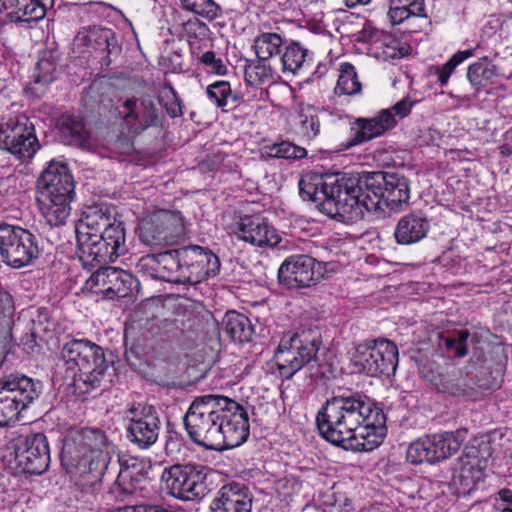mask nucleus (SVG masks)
Returning a JSON list of instances; mask_svg holds the SVG:
<instances>
[{
	"instance_id": "obj_31",
	"label": "nucleus",
	"mask_w": 512,
	"mask_h": 512,
	"mask_svg": "<svg viewBox=\"0 0 512 512\" xmlns=\"http://www.w3.org/2000/svg\"><path fill=\"white\" fill-rule=\"evenodd\" d=\"M286 41L283 37L274 32L260 33L255 39L253 48L257 59L266 62L279 56L282 53Z\"/></svg>"
},
{
	"instance_id": "obj_12",
	"label": "nucleus",
	"mask_w": 512,
	"mask_h": 512,
	"mask_svg": "<svg viewBox=\"0 0 512 512\" xmlns=\"http://www.w3.org/2000/svg\"><path fill=\"white\" fill-rule=\"evenodd\" d=\"M206 469L200 464H175L165 468L161 478L171 496L183 501L200 500L208 492Z\"/></svg>"
},
{
	"instance_id": "obj_37",
	"label": "nucleus",
	"mask_w": 512,
	"mask_h": 512,
	"mask_svg": "<svg viewBox=\"0 0 512 512\" xmlns=\"http://www.w3.org/2000/svg\"><path fill=\"white\" fill-rule=\"evenodd\" d=\"M57 64L51 53L44 55L36 63L32 85L46 86L56 79Z\"/></svg>"
},
{
	"instance_id": "obj_18",
	"label": "nucleus",
	"mask_w": 512,
	"mask_h": 512,
	"mask_svg": "<svg viewBox=\"0 0 512 512\" xmlns=\"http://www.w3.org/2000/svg\"><path fill=\"white\" fill-rule=\"evenodd\" d=\"M38 189L41 198L72 201L74 181L66 164L51 161L38 180Z\"/></svg>"
},
{
	"instance_id": "obj_49",
	"label": "nucleus",
	"mask_w": 512,
	"mask_h": 512,
	"mask_svg": "<svg viewBox=\"0 0 512 512\" xmlns=\"http://www.w3.org/2000/svg\"><path fill=\"white\" fill-rule=\"evenodd\" d=\"M426 449L425 443L423 444V438H419L413 441L407 449V460L412 464H421L426 462L427 454L424 453Z\"/></svg>"
},
{
	"instance_id": "obj_33",
	"label": "nucleus",
	"mask_w": 512,
	"mask_h": 512,
	"mask_svg": "<svg viewBox=\"0 0 512 512\" xmlns=\"http://www.w3.org/2000/svg\"><path fill=\"white\" fill-rule=\"evenodd\" d=\"M307 55L308 50L299 42H286L280 58L283 71L296 74L304 67Z\"/></svg>"
},
{
	"instance_id": "obj_34",
	"label": "nucleus",
	"mask_w": 512,
	"mask_h": 512,
	"mask_svg": "<svg viewBox=\"0 0 512 512\" xmlns=\"http://www.w3.org/2000/svg\"><path fill=\"white\" fill-rule=\"evenodd\" d=\"M496 75V66L486 57L471 64L467 70V78L477 91L491 83Z\"/></svg>"
},
{
	"instance_id": "obj_36",
	"label": "nucleus",
	"mask_w": 512,
	"mask_h": 512,
	"mask_svg": "<svg viewBox=\"0 0 512 512\" xmlns=\"http://www.w3.org/2000/svg\"><path fill=\"white\" fill-rule=\"evenodd\" d=\"M469 378L473 379L470 383L476 388V396L471 397L474 400L485 391L499 388L502 383V376L499 372H497L496 375H493L492 371L484 367L476 369L475 375L469 376Z\"/></svg>"
},
{
	"instance_id": "obj_22",
	"label": "nucleus",
	"mask_w": 512,
	"mask_h": 512,
	"mask_svg": "<svg viewBox=\"0 0 512 512\" xmlns=\"http://www.w3.org/2000/svg\"><path fill=\"white\" fill-rule=\"evenodd\" d=\"M91 288L111 297L123 298L132 290L134 278L131 274L115 267L98 269L89 278Z\"/></svg>"
},
{
	"instance_id": "obj_50",
	"label": "nucleus",
	"mask_w": 512,
	"mask_h": 512,
	"mask_svg": "<svg viewBox=\"0 0 512 512\" xmlns=\"http://www.w3.org/2000/svg\"><path fill=\"white\" fill-rule=\"evenodd\" d=\"M301 129L307 139L315 138L320 132V122L317 115L301 114Z\"/></svg>"
},
{
	"instance_id": "obj_62",
	"label": "nucleus",
	"mask_w": 512,
	"mask_h": 512,
	"mask_svg": "<svg viewBox=\"0 0 512 512\" xmlns=\"http://www.w3.org/2000/svg\"><path fill=\"white\" fill-rule=\"evenodd\" d=\"M146 328L147 330H149L150 332H154V329L152 326H148V323L146 324Z\"/></svg>"
},
{
	"instance_id": "obj_42",
	"label": "nucleus",
	"mask_w": 512,
	"mask_h": 512,
	"mask_svg": "<svg viewBox=\"0 0 512 512\" xmlns=\"http://www.w3.org/2000/svg\"><path fill=\"white\" fill-rule=\"evenodd\" d=\"M357 41L365 43L371 42L374 44L381 42L383 45L393 48L398 45V41L391 35L377 30L369 23H366L363 29L358 33Z\"/></svg>"
},
{
	"instance_id": "obj_40",
	"label": "nucleus",
	"mask_w": 512,
	"mask_h": 512,
	"mask_svg": "<svg viewBox=\"0 0 512 512\" xmlns=\"http://www.w3.org/2000/svg\"><path fill=\"white\" fill-rule=\"evenodd\" d=\"M162 93L163 96L159 97V101L169 117H181L183 115V104L171 83L166 82L163 84Z\"/></svg>"
},
{
	"instance_id": "obj_14",
	"label": "nucleus",
	"mask_w": 512,
	"mask_h": 512,
	"mask_svg": "<svg viewBox=\"0 0 512 512\" xmlns=\"http://www.w3.org/2000/svg\"><path fill=\"white\" fill-rule=\"evenodd\" d=\"M0 149L20 161L31 159L39 149L33 124L26 117L8 119L0 124Z\"/></svg>"
},
{
	"instance_id": "obj_41",
	"label": "nucleus",
	"mask_w": 512,
	"mask_h": 512,
	"mask_svg": "<svg viewBox=\"0 0 512 512\" xmlns=\"http://www.w3.org/2000/svg\"><path fill=\"white\" fill-rule=\"evenodd\" d=\"M269 151L270 156L287 160H299L307 156V150L304 147L289 141L275 143L269 147Z\"/></svg>"
},
{
	"instance_id": "obj_46",
	"label": "nucleus",
	"mask_w": 512,
	"mask_h": 512,
	"mask_svg": "<svg viewBox=\"0 0 512 512\" xmlns=\"http://www.w3.org/2000/svg\"><path fill=\"white\" fill-rule=\"evenodd\" d=\"M136 270L143 276L160 280L159 254H148L141 257L136 264Z\"/></svg>"
},
{
	"instance_id": "obj_45",
	"label": "nucleus",
	"mask_w": 512,
	"mask_h": 512,
	"mask_svg": "<svg viewBox=\"0 0 512 512\" xmlns=\"http://www.w3.org/2000/svg\"><path fill=\"white\" fill-rule=\"evenodd\" d=\"M467 435V429H458L454 432H444L439 434L441 440H444L442 441V444L447 458L459 451L461 446L466 441Z\"/></svg>"
},
{
	"instance_id": "obj_38",
	"label": "nucleus",
	"mask_w": 512,
	"mask_h": 512,
	"mask_svg": "<svg viewBox=\"0 0 512 512\" xmlns=\"http://www.w3.org/2000/svg\"><path fill=\"white\" fill-rule=\"evenodd\" d=\"M183 9L208 20L222 15L221 7L214 0H180Z\"/></svg>"
},
{
	"instance_id": "obj_11",
	"label": "nucleus",
	"mask_w": 512,
	"mask_h": 512,
	"mask_svg": "<svg viewBox=\"0 0 512 512\" xmlns=\"http://www.w3.org/2000/svg\"><path fill=\"white\" fill-rule=\"evenodd\" d=\"M38 397L32 378L24 374H10L0 379V427L18 419L22 410Z\"/></svg>"
},
{
	"instance_id": "obj_2",
	"label": "nucleus",
	"mask_w": 512,
	"mask_h": 512,
	"mask_svg": "<svg viewBox=\"0 0 512 512\" xmlns=\"http://www.w3.org/2000/svg\"><path fill=\"white\" fill-rule=\"evenodd\" d=\"M316 424L326 441L359 452L373 451L387 434L383 410L366 394L349 389L326 400L317 413Z\"/></svg>"
},
{
	"instance_id": "obj_28",
	"label": "nucleus",
	"mask_w": 512,
	"mask_h": 512,
	"mask_svg": "<svg viewBox=\"0 0 512 512\" xmlns=\"http://www.w3.org/2000/svg\"><path fill=\"white\" fill-rule=\"evenodd\" d=\"M470 373L467 372L466 377H463L460 371L437 373L432 374L429 381L439 392L470 398L476 396V388L470 383L473 380L469 378Z\"/></svg>"
},
{
	"instance_id": "obj_56",
	"label": "nucleus",
	"mask_w": 512,
	"mask_h": 512,
	"mask_svg": "<svg viewBox=\"0 0 512 512\" xmlns=\"http://www.w3.org/2000/svg\"><path fill=\"white\" fill-rule=\"evenodd\" d=\"M430 439H431V443H432V446L434 449L433 452L435 453L437 462L447 459L445 450H443V444H442L443 440H441V437H439V434H434V435L430 436Z\"/></svg>"
},
{
	"instance_id": "obj_35",
	"label": "nucleus",
	"mask_w": 512,
	"mask_h": 512,
	"mask_svg": "<svg viewBox=\"0 0 512 512\" xmlns=\"http://www.w3.org/2000/svg\"><path fill=\"white\" fill-rule=\"evenodd\" d=\"M339 72L335 93L347 96L359 94L362 85L358 79L355 67L351 63L345 62L340 65Z\"/></svg>"
},
{
	"instance_id": "obj_25",
	"label": "nucleus",
	"mask_w": 512,
	"mask_h": 512,
	"mask_svg": "<svg viewBox=\"0 0 512 512\" xmlns=\"http://www.w3.org/2000/svg\"><path fill=\"white\" fill-rule=\"evenodd\" d=\"M430 230L427 215L416 210L402 216L394 230V238L399 245H412L424 239Z\"/></svg>"
},
{
	"instance_id": "obj_44",
	"label": "nucleus",
	"mask_w": 512,
	"mask_h": 512,
	"mask_svg": "<svg viewBox=\"0 0 512 512\" xmlns=\"http://www.w3.org/2000/svg\"><path fill=\"white\" fill-rule=\"evenodd\" d=\"M472 55L473 49L458 51L444 65L437 67L436 74L438 75V82L441 86L447 85L449 77L454 69Z\"/></svg>"
},
{
	"instance_id": "obj_1",
	"label": "nucleus",
	"mask_w": 512,
	"mask_h": 512,
	"mask_svg": "<svg viewBox=\"0 0 512 512\" xmlns=\"http://www.w3.org/2000/svg\"><path fill=\"white\" fill-rule=\"evenodd\" d=\"M298 185L303 200L319 204L327 215L342 221L362 218L366 211L383 210V206L395 209L410 199L409 179L399 172H307Z\"/></svg>"
},
{
	"instance_id": "obj_20",
	"label": "nucleus",
	"mask_w": 512,
	"mask_h": 512,
	"mask_svg": "<svg viewBox=\"0 0 512 512\" xmlns=\"http://www.w3.org/2000/svg\"><path fill=\"white\" fill-rule=\"evenodd\" d=\"M351 128L352 135L341 143V151L368 142L373 138L383 135L387 130L396 125V119L391 110H381L378 115L372 118H357Z\"/></svg>"
},
{
	"instance_id": "obj_48",
	"label": "nucleus",
	"mask_w": 512,
	"mask_h": 512,
	"mask_svg": "<svg viewBox=\"0 0 512 512\" xmlns=\"http://www.w3.org/2000/svg\"><path fill=\"white\" fill-rule=\"evenodd\" d=\"M264 63L265 62H260L257 59V63L254 66L249 65L245 68V79L247 82L254 84L256 82H262L265 77L271 76V68H267Z\"/></svg>"
},
{
	"instance_id": "obj_19",
	"label": "nucleus",
	"mask_w": 512,
	"mask_h": 512,
	"mask_svg": "<svg viewBox=\"0 0 512 512\" xmlns=\"http://www.w3.org/2000/svg\"><path fill=\"white\" fill-rule=\"evenodd\" d=\"M315 259L308 255H293L278 269V281L286 289H302L315 285Z\"/></svg>"
},
{
	"instance_id": "obj_16",
	"label": "nucleus",
	"mask_w": 512,
	"mask_h": 512,
	"mask_svg": "<svg viewBox=\"0 0 512 512\" xmlns=\"http://www.w3.org/2000/svg\"><path fill=\"white\" fill-rule=\"evenodd\" d=\"M126 427L127 439L139 449H148L156 443L161 431L158 411L152 405L137 404L129 409Z\"/></svg>"
},
{
	"instance_id": "obj_8",
	"label": "nucleus",
	"mask_w": 512,
	"mask_h": 512,
	"mask_svg": "<svg viewBox=\"0 0 512 512\" xmlns=\"http://www.w3.org/2000/svg\"><path fill=\"white\" fill-rule=\"evenodd\" d=\"M139 240L153 249L179 243L186 235L184 218L180 212L157 210L140 220Z\"/></svg>"
},
{
	"instance_id": "obj_55",
	"label": "nucleus",
	"mask_w": 512,
	"mask_h": 512,
	"mask_svg": "<svg viewBox=\"0 0 512 512\" xmlns=\"http://www.w3.org/2000/svg\"><path fill=\"white\" fill-rule=\"evenodd\" d=\"M136 104H137V99L134 98V97L133 98H129V99L124 101L123 107L127 110V113L124 114V116H123L125 121H131V120L136 121V120H138L139 115L135 111Z\"/></svg>"
},
{
	"instance_id": "obj_17",
	"label": "nucleus",
	"mask_w": 512,
	"mask_h": 512,
	"mask_svg": "<svg viewBox=\"0 0 512 512\" xmlns=\"http://www.w3.org/2000/svg\"><path fill=\"white\" fill-rule=\"evenodd\" d=\"M114 222L117 221L113 205L100 202L85 206L76 224L77 249L112 226Z\"/></svg>"
},
{
	"instance_id": "obj_57",
	"label": "nucleus",
	"mask_w": 512,
	"mask_h": 512,
	"mask_svg": "<svg viewBox=\"0 0 512 512\" xmlns=\"http://www.w3.org/2000/svg\"><path fill=\"white\" fill-rule=\"evenodd\" d=\"M499 498L506 504L501 512H512V488H503L498 492Z\"/></svg>"
},
{
	"instance_id": "obj_47",
	"label": "nucleus",
	"mask_w": 512,
	"mask_h": 512,
	"mask_svg": "<svg viewBox=\"0 0 512 512\" xmlns=\"http://www.w3.org/2000/svg\"><path fill=\"white\" fill-rule=\"evenodd\" d=\"M141 103L144 108L143 128L162 127L165 118L159 112L155 103L150 99H143Z\"/></svg>"
},
{
	"instance_id": "obj_58",
	"label": "nucleus",
	"mask_w": 512,
	"mask_h": 512,
	"mask_svg": "<svg viewBox=\"0 0 512 512\" xmlns=\"http://www.w3.org/2000/svg\"><path fill=\"white\" fill-rule=\"evenodd\" d=\"M423 438V444L425 443V446H426V449L424 450V453L427 454V460H426V463H430V464H433V463H436L437 460H436V456H435V453L433 452L434 449H433V446H432V443H431V439H430V436H425V437H422Z\"/></svg>"
},
{
	"instance_id": "obj_9",
	"label": "nucleus",
	"mask_w": 512,
	"mask_h": 512,
	"mask_svg": "<svg viewBox=\"0 0 512 512\" xmlns=\"http://www.w3.org/2000/svg\"><path fill=\"white\" fill-rule=\"evenodd\" d=\"M127 251L125 226L122 221H117L78 248L77 255L84 267L94 268L115 262Z\"/></svg>"
},
{
	"instance_id": "obj_51",
	"label": "nucleus",
	"mask_w": 512,
	"mask_h": 512,
	"mask_svg": "<svg viewBox=\"0 0 512 512\" xmlns=\"http://www.w3.org/2000/svg\"><path fill=\"white\" fill-rule=\"evenodd\" d=\"M201 62L211 68V71L217 75H224L227 71L226 66L221 59H217L213 51L205 52L201 57Z\"/></svg>"
},
{
	"instance_id": "obj_60",
	"label": "nucleus",
	"mask_w": 512,
	"mask_h": 512,
	"mask_svg": "<svg viewBox=\"0 0 512 512\" xmlns=\"http://www.w3.org/2000/svg\"><path fill=\"white\" fill-rule=\"evenodd\" d=\"M408 1L409 0H390V7L391 6H400V7L401 6L402 7L405 6V7H407V5H409Z\"/></svg>"
},
{
	"instance_id": "obj_43",
	"label": "nucleus",
	"mask_w": 512,
	"mask_h": 512,
	"mask_svg": "<svg viewBox=\"0 0 512 512\" xmlns=\"http://www.w3.org/2000/svg\"><path fill=\"white\" fill-rule=\"evenodd\" d=\"M470 336L468 330H461L451 336H442L441 344L447 351L456 357H463L467 354V340Z\"/></svg>"
},
{
	"instance_id": "obj_61",
	"label": "nucleus",
	"mask_w": 512,
	"mask_h": 512,
	"mask_svg": "<svg viewBox=\"0 0 512 512\" xmlns=\"http://www.w3.org/2000/svg\"><path fill=\"white\" fill-rule=\"evenodd\" d=\"M315 377H317V378H328V376L326 374V371H323V370H319V372L317 374H315Z\"/></svg>"
},
{
	"instance_id": "obj_6",
	"label": "nucleus",
	"mask_w": 512,
	"mask_h": 512,
	"mask_svg": "<svg viewBox=\"0 0 512 512\" xmlns=\"http://www.w3.org/2000/svg\"><path fill=\"white\" fill-rule=\"evenodd\" d=\"M61 356L68 370L77 369L73 385L81 392L87 393L110 382V365L97 344L87 339H72L63 345Z\"/></svg>"
},
{
	"instance_id": "obj_52",
	"label": "nucleus",
	"mask_w": 512,
	"mask_h": 512,
	"mask_svg": "<svg viewBox=\"0 0 512 512\" xmlns=\"http://www.w3.org/2000/svg\"><path fill=\"white\" fill-rule=\"evenodd\" d=\"M415 103L416 101H412L409 97H405L399 102L395 103L388 110H391V113L394 116V118L397 116L400 119H402L409 115Z\"/></svg>"
},
{
	"instance_id": "obj_53",
	"label": "nucleus",
	"mask_w": 512,
	"mask_h": 512,
	"mask_svg": "<svg viewBox=\"0 0 512 512\" xmlns=\"http://www.w3.org/2000/svg\"><path fill=\"white\" fill-rule=\"evenodd\" d=\"M388 15L393 24L402 23L404 20L410 17L409 10L405 6H391L389 8Z\"/></svg>"
},
{
	"instance_id": "obj_13",
	"label": "nucleus",
	"mask_w": 512,
	"mask_h": 512,
	"mask_svg": "<svg viewBox=\"0 0 512 512\" xmlns=\"http://www.w3.org/2000/svg\"><path fill=\"white\" fill-rule=\"evenodd\" d=\"M357 372L369 376L393 375L398 365V348L389 340L380 339L359 344L352 357Z\"/></svg>"
},
{
	"instance_id": "obj_64",
	"label": "nucleus",
	"mask_w": 512,
	"mask_h": 512,
	"mask_svg": "<svg viewBox=\"0 0 512 512\" xmlns=\"http://www.w3.org/2000/svg\"><path fill=\"white\" fill-rule=\"evenodd\" d=\"M390 56H391L392 58H395V57H397L398 55H397V53H395V52H394V53H392Z\"/></svg>"
},
{
	"instance_id": "obj_30",
	"label": "nucleus",
	"mask_w": 512,
	"mask_h": 512,
	"mask_svg": "<svg viewBox=\"0 0 512 512\" xmlns=\"http://www.w3.org/2000/svg\"><path fill=\"white\" fill-rule=\"evenodd\" d=\"M206 94L209 100L215 103L223 112L229 110L242 111V107L248 106L238 94L232 92L230 83L227 81H216L208 85Z\"/></svg>"
},
{
	"instance_id": "obj_4",
	"label": "nucleus",
	"mask_w": 512,
	"mask_h": 512,
	"mask_svg": "<svg viewBox=\"0 0 512 512\" xmlns=\"http://www.w3.org/2000/svg\"><path fill=\"white\" fill-rule=\"evenodd\" d=\"M112 453V443L102 429L83 427L65 435L60 460L81 491L93 492L102 480Z\"/></svg>"
},
{
	"instance_id": "obj_54",
	"label": "nucleus",
	"mask_w": 512,
	"mask_h": 512,
	"mask_svg": "<svg viewBox=\"0 0 512 512\" xmlns=\"http://www.w3.org/2000/svg\"><path fill=\"white\" fill-rule=\"evenodd\" d=\"M408 4L407 8L410 16L427 17L424 0H409Z\"/></svg>"
},
{
	"instance_id": "obj_5",
	"label": "nucleus",
	"mask_w": 512,
	"mask_h": 512,
	"mask_svg": "<svg viewBox=\"0 0 512 512\" xmlns=\"http://www.w3.org/2000/svg\"><path fill=\"white\" fill-rule=\"evenodd\" d=\"M158 254L161 281L197 284L220 271L218 256L198 245L166 250Z\"/></svg>"
},
{
	"instance_id": "obj_27",
	"label": "nucleus",
	"mask_w": 512,
	"mask_h": 512,
	"mask_svg": "<svg viewBox=\"0 0 512 512\" xmlns=\"http://www.w3.org/2000/svg\"><path fill=\"white\" fill-rule=\"evenodd\" d=\"M151 464L140 459H129L120 463L117 484L126 494H133L137 489H143L142 484L148 479Z\"/></svg>"
},
{
	"instance_id": "obj_59",
	"label": "nucleus",
	"mask_w": 512,
	"mask_h": 512,
	"mask_svg": "<svg viewBox=\"0 0 512 512\" xmlns=\"http://www.w3.org/2000/svg\"><path fill=\"white\" fill-rule=\"evenodd\" d=\"M26 0H0V4L5 10L14 12L19 5H22Z\"/></svg>"
},
{
	"instance_id": "obj_7",
	"label": "nucleus",
	"mask_w": 512,
	"mask_h": 512,
	"mask_svg": "<svg viewBox=\"0 0 512 512\" xmlns=\"http://www.w3.org/2000/svg\"><path fill=\"white\" fill-rule=\"evenodd\" d=\"M322 346L321 333L307 330L284 336L274 354V361L282 378L291 379L305 365L318 360Z\"/></svg>"
},
{
	"instance_id": "obj_3",
	"label": "nucleus",
	"mask_w": 512,
	"mask_h": 512,
	"mask_svg": "<svg viewBox=\"0 0 512 512\" xmlns=\"http://www.w3.org/2000/svg\"><path fill=\"white\" fill-rule=\"evenodd\" d=\"M183 422L190 440L208 450L223 451L238 447L249 436L247 409L235 400L218 394L196 397Z\"/></svg>"
},
{
	"instance_id": "obj_29",
	"label": "nucleus",
	"mask_w": 512,
	"mask_h": 512,
	"mask_svg": "<svg viewBox=\"0 0 512 512\" xmlns=\"http://www.w3.org/2000/svg\"><path fill=\"white\" fill-rule=\"evenodd\" d=\"M221 331L233 342L239 344L251 342L255 334L254 326L250 319L236 311H228L224 315Z\"/></svg>"
},
{
	"instance_id": "obj_24",
	"label": "nucleus",
	"mask_w": 512,
	"mask_h": 512,
	"mask_svg": "<svg viewBox=\"0 0 512 512\" xmlns=\"http://www.w3.org/2000/svg\"><path fill=\"white\" fill-rule=\"evenodd\" d=\"M237 235L240 239L256 246L277 245L280 237L275 229L259 215H245L238 222Z\"/></svg>"
},
{
	"instance_id": "obj_15",
	"label": "nucleus",
	"mask_w": 512,
	"mask_h": 512,
	"mask_svg": "<svg viewBox=\"0 0 512 512\" xmlns=\"http://www.w3.org/2000/svg\"><path fill=\"white\" fill-rule=\"evenodd\" d=\"M17 466L22 472L41 475L50 464V449L43 433L20 435L14 444Z\"/></svg>"
},
{
	"instance_id": "obj_39",
	"label": "nucleus",
	"mask_w": 512,
	"mask_h": 512,
	"mask_svg": "<svg viewBox=\"0 0 512 512\" xmlns=\"http://www.w3.org/2000/svg\"><path fill=\"white\" fill-rule=\"evenodd\" d=\"M10 15L15 22H36L45 16V7L38 0H26Z\"/></svg>"
},
{
	"instance_id": "obj_10",
	"label": "nucleus",
	"mask_w": 512,
	"mask_h": 512,
	"mask_svg": "<svg viewBox=\"0 0 512 512\" xmlns=\"http://www.w3.org/2000/svg\"><path fill=\"white\" fill-rule=\"evenodd\" d=\"M41 253L39 240L32 232L20 226L0 224V255L12 268L29 265Z\"/></svg>"
},
{
	"instance_id": "obj_23",
	"label": "nucleus",
	"mask_w": 512,
	"mask_h": 512,
	"mask_svg": "<svg viewBox=\"0 0 512 512\" xmlns=\"http://www.w3.org/2000/svg\"><path fill=\"white\" fill-rule=\"evenodd\" d=\"M253 494L243 483L232 482L220 488L211 503L212 512H251Z\"/></svg>"
},
{
	"instance_id": "obj_26",
	"label": "nucleus",
	"mask_w": 512,
	"mask_h": 512,
	"mask_svg": "<svg viewBox=\"0 0 512 512\" xmlns=\"http://www.w3.org/2000/svg\"><path fill=\"white\" fill-rule=\"evenodd\" d=\"M57 126L64 143L83 149L90 148V130L82 116L64 114L58 119Z\"/></svg>"
},
{
	"instance_id": "obj_63",
	"label": "nucleus",
	"mask_w": 512,
	"mask_h": 512,
	"mask_svg": "<svg viewBox=\"0 0 512 512\" xmlns=\"http://www.w3.org/2000/svg\"><path fill=\"white\" fill-rule=\"evenodd\" d=\"M0 512H9V510L6 509L5 507H2V508L0 507Z\"/></svg>"
},
{
	"instance_id": "obj_32",
	"label": "nucleus",
	"mask_w": 512,
	"mask_h": 512,
	"mask_svg": "<svg viewBox=\"0 0 512 512\" xmlns=\"http://www.w3.org/2000/svg\"><path fill=\"white\" fill-rule=\"evenodd\" d=\"M41 202V212L43 217L45 218L47 224L50 226H62L66 223L68 219L71 207V201H54L51 198H39Z\"/></svg>"
},
{
	"instance_id": "obj_21",
	"label": "nucleus",
	"mask_w": 512,
	"mask_h": 512,
	"mask_svg": "<svg viewBox=\"0 0 512 512\" xmlns=\"http://www.w3.org/2000/svg\"><path fill=\"white\" fill-rule=\"evenodd\" d=\"M75 40L78 45L86 47L89 51L105 53V65L111 63V56L121 53L116 33L110 28L98 25L82 27Z\"/></svg>"
}]
</instances>
